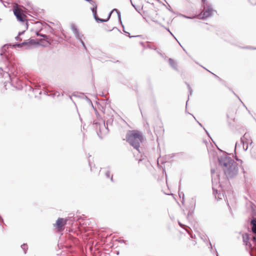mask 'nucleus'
Instances as JSON below:
<instances>
[{
	"label": "nucleus",
	"mask_w": 256,
	"mask_h": 256,
	"mask_svg": "<svg viewBox=\"0 0 256 256\" xmlns=\"http://www.w3.org/2000/svg\"><path fill=\"white\" fill-rule=\"evenodd\" d=\"M218 160L220 166L228 179L232 178L237 175L238 172V164L230 157L224 154L218 158Z\"/></svg>",
	"instance_id": "1"
},
{
	"label": "nucleus",
	"mask_w": 256,
	"mask_h": 256,
	"mask_svg": "<svg viewBox=\"0 0 256 256\" xmlns=\"http://www.w3.org/2000/svg\"><path fill=\"white\" fill-rule=\"evenodd\" d=\"M126 138L130 144L140 152V144L144 141L142 133L137 130L130 131L126 134Z\"/></svg>",
	"instance_id": "2"
},
{
	"label": "nucleus",
	"mask_w": 256,
	"mask_h": 256,
	"mask_svg": "<svg viewBox=\"0 0 256 256\" xmlns=\"http://www.w3.org/2000/svg\"><path fill=\"white\" fill-rule=\"evenodd\" d=\"M202 6L203 8L202 12L200 14L195 16H186L181 14L178 15L181 16H184L187 18L192 19L195 18L196 17H198L199 18L204 20L213 16L214 12H216V10L212 8V4L209 3H206L204 4H202Z\"/></svg>",
	"instance_id": "3"
},
{
	"label": "nucleus",
	"mask_w": 256,
	"mask_h": 256,
	"mask_svg": "<svg viewBox=\"0 0 256 256\" xmlns=\"http://www.w3.org/2000/svg\"><path fill=\"white\" fill-rule=\"evenodd\" d=\"M14 70V66L9 62H8L6 66H5L4 67H0V75L2 77L10 78L11 74L13 73Z\"/></svg>",
	"instance_id": "4"
},
{
	"label": "nucleus",
	"mask_w": 256,
	"mask_h": 256,
	"mask_svg": "<svg viewBox=\"0 0 256 256\" xmlns=\"http://www.w3.org/2000/svg\"><path fill=\"white\" fill-rule=\"evenodd\" d=\"M114 11H116L118 14V20H119V21L120 22V24H122V20H121V16H120V12L117 10V9H114L108 14V18L106 19H102V18H99L98 16H97V13L96 14V15H94V20L96 21L97 22L99 23V22H106L108 20L110 19V16H111V14H112V13L114 12Z\"/></svg>",
	"instance_id": "5"
},
{
	"label": "nucleus",
	"mask_w": 256,
	"mask_h": 256,
	"mask_svg": "<svg viewBox=\"0 0 256 256\" xmlns=\"http://www.w3.org/2000/svg\"><path fill=\"white\" fill-rule=\"evenodd\" d=\"M72 30L76 38L80 40L84 49H86V45L82 40L83 35L80 34L78 28L74 26H72Z\"/></svg>",
	"instance_id": "6"
},
{
	"label": "nucleus",
	"mask_w": 256,
	"mask_h": 256,
	"mask_svg": "<svg viewBox=\"0 0 256 256\" xmlns=\"http://www.w3.org/2000/svg\"><path fill=\"white\" fill-rule=\"evenodd\" d=\"M66 222V220H64L62 218H58L54 226L58 230H60L62 229L63 226H64Z\"/></svg>",
	"instance_id": "7"
},
{
	"label": "nucleus",
	"mask_w": 256,
	"mask_h": 256,
	"mask_svg": "<svg viewBox=\"0 0 256 256\" xmlns=\"http://www.w3.org/2000/svg\"><path fill=\"white\" fill-rule=\"evenodd\" d=\"M249 134H244L242 138H240L241 142L243 143L244 148L246 150L248 148V144L249 142Z\"/></svg>",
	"instance_id": "8"
},
{
	"label": "nucleus",
	"mask_w": 256,
	"mask_h": 256,
	"mask_svg": "<svg viewBox=\"0 0 256 256\" xmlns=\"http://www.w3.org/2000/svg\"><path fill=\"white\" fill-rule=\"evenodd\" d=\"M14 14L18 20L22 22L24 21L25 16L22 13L20 10L16 9L14 10Z\"/></svg>",
	"instance_id": "9"
},
{
	"label": "nucleus",
	"mask_w": 256,
	"mask_h": 256,
	"mask_svg": "<svg viewBox=\"0 0 256 256\" xmlns=\"http://www.w3.org/2000/svg\"><path fill=\"white\" fill-rule=\"evenodd\" d=\"M86 1L88 2H89L90 5L92 6L90 8L93 16L96 15V10H97V4H96V2L94 0H85Z\"/></svg>",
	"instance_id": "10"
},
{
	"label": "nucleus",
	"mask_w": 256,
	"mask_h": 256,
	"mask_svg": "<svg viewBox=\"0 0 256 256\" xmlns=\"http://www.w3.org/2000/svg\"><path fill=\"white\" fill-rule=\"evenodd\" d=\"M34 43V40H28L24 42L22 44H16V46H27V48H29V47L33 44Z\"/></svg>",
	"instance_id": "11"
},
{
	"label": "nucleus",
	"mask_w": 256,
	"mask_h": 256,
	"mask_svg": "<svg viewBox=\"0 0 256 256\" xmlns=\"http://www.w3.org/2000/svg\"><path fill=\"white\" fill-rule=\"evenodd\" d=\"M211 173L212 182H217L218 180H219V175L216 174V170L214 168L212 169Z\"/></svg>",
	"instance_id": "12"
},
{
	"label": "nucleus",
	"mask_w": 256,
	"mask_h": 256,
	"mask_svg": "<svg viewBox=\"0 0 256 256\" xmlns=\"http://www.w3.org/2000/svg\"><path fill=\"white\" fill-rule=\"evenodd\" d=\"M250 224L252 232L256 234V218H252L251 220Z\"/></svg>",
	"instance_id": "13"
},
{
	"label": "nucleus",
	"mask_w": 256,
	"mask_h": 256,
	"mask_svg": "<svg viewBox=\"0 0 256 256\" xmlns=\"http://www.w3.org/2000/svg\"><path fill=\"white\" fill-rule=\"evenodd\" d=\"M108 130L106 127L104 123L102 124L101 126L100 127V132L101 134H106L108 132Z\"/></svg>",
	"instance_id": "14"
},
{
	"label": "nucleus",
	"mask_w": 256,
	"mask_h": 256,
	"mask_svg": "<svg viewBox=\"0 0 256 256\" xmlns=\"http://www.w3.org/2000/svg\"><path fill=\"white\" fill-rule=\"evenodd\" d=\"M168 64L174 70H175L176 68L175 66L174 61L172 58H168Z\"/></svg>",
	"instance_id": "15"
},
{
	"label": "nucleus",
	"mask_w": 256,
	"mask_h": 256,
	"mask_svg": "<svg viewBox=\"0 0 256 256\" xmlns=\"http://www.w3.org/2000/svg\"><path fill=\"white\" fill-rule=\"evenodd\" d=\"M251 216L253 218H256V210L252 206V213Z\"/></svg>",
	"instance_id": "16"
},
{
	"label": "nucleus",
	"mask_w": 256,
	"mask_h": 256,
	"mask_svg": "<svg viewBox=\"0 0 256 256\" xmlns=\"http://www.w3.org/2000/svg\"><path fill=\"white\" fill-rule=\"evenodd\" d=\"M178 196L180 198H182L181 202H182V204H184V194L182 192H178Z\"/></svg>",
	"instance_id": "17"
},
{
	"label": "nucleus",
	"mask_w": 256,
	"mask_h": 256,
	"mask_svg": "<svg viewBox=\"0 0 256 256\" xmlns=\"http://www.w3.org/2000/svg\"><path fill=\"white\" fill-rule=\"evenodd\" d=\"M22 248L24 250V254H26L28 249V246L26 244H23L21 246Z\"/></svg>",
	"instance_id": "18"
},
{
	"label": "nucleus",
	"mask_w": 256,
	"mask_h": 256,
	"mask_svg": "<svg viewBox=\"0 0 256 256\" xmlns=\"http://www.w3.org/2000/svg\"><path fill=\"white\" fill-rule=\"evenodd\" d=\"M178 224L181 226V227H184V229L186 230V231L188 233V228H190L188 226H185V225H182L180 222H178Z\"/></svg>",
	"instance_id": "19"
},
{
	"label": "nucleus",
	"mask_w": 256,
	"mask_h": 256,
	"mask_svg": "<svg viewBox=\"0 0 256 256\" xmlns=\"http://www.w3.org/2000/svg\"><path fill=\"white\" fill-rule=\"evenodd\" d=\"M243 238H244V242H246L247 241H248L249 240V236H248V235L246 234V236H243Z\"/></svg>",
	"instance_id": "20"
},
{
	"label": "nucleus",
	"mask_w": 256,
	"mask_h": 256,
	"mask_svg": "<svg viewBox=\"0 0 256 256\" xmlns=\"http://www.w3.org/2000/svg\"><path fill=\"white\" fill-rule=\"evenodd\" d=\"M187 84V86H188V91H189L190 94V95H192V88H191L190 85L188 84Z\"/></svg>",
	"instance_id": "21"
},
{
	"label": "nucleus",
	"mask_w": 256,
	"mask_h": 256,
	"mask_svg": "<svg viewBox=\"0 0 256 256\" xmlns=\"http://www.w3.org/2000/svg\"><path fill=\"white\" fill-rule=\"evenodd\" d=\"M36 35L38 36H42L43 38H46L47 37V36L45 35V34H40L38 32H37L36 33Z\"/></svg>",
	"instance_id": "22"
},
{
	"label": "nucleus",
	"mask_w": 256,
	"mask_h": 256,
	"mask_svg": "<svg viewBox=\"0 0 256 256\" xmlns=\"http://www.w3.org/2000/svg\"><path fill=\"white\" fill-rule=\"evenodd\" d=\"M106 176L107 178H110V171H107L106 172Z\"/></svg>",
	"instance_id": "23"
},
{
	"label": "nucleus",
	"mask_w": 256,
	"mask_h": 256,
	"mask_svg": "<svg viewBox=\"0 0 256 256\" xmlns=\"http://www.w3.org/2000/svg\"><path fill=\"white\" fill-rule=\"evenodd\" d=\"M212 190H213V193L215 195V198H216V193L218 194V190H215L214 188H212Z\"/></svg>",
	"instance_id": "24"
},
{
	"label": "nucleus",
	"mask_w": 256,
	"mask_h": 256,
	"mask_svg": "<svg viewBox=\"0 0 256 256\" xmlns=\"http://www.w3.org/2000/svg\"><path fill=\"white\" fill-rule=\"evenodd\" d=\"M89 165H90V167L91 170L92 171H94V168H93V167L92 166V164L90 162H89Z\"/></svg>",
	"instance_id": "25"
},
{
	"label": "nucleus",
	"mask_w": 256,
	"mask_h": 256,
	"mask_svg": "<svg viewBox=\"0 0 256 256\" xmlns=\"http://www.w3.org/2000/svg\"><path fill=\"white\" fill-rule=\"evenodd\" d=\"M230 90H231L232 92L240 100V98L238 97V96L236 94V93L232 90H231L230 88Z\"/></svg>",
	"instance_id": "26"
},
{
	"label": "nucleus",
	"mask_w": 256,
	"mask_h": 256,
	"mask_svg": "<svg viewBox=\"0 0 256 256\" xmlns=\"http://www.w3.org/2000/svg\"><path fill=\"white\" fill-rule=\"evenodd\" d=\"M131 2V4H132V5L135 8V9L138 11V10L137 9V8L136 7V6L132 4V2L130 0Z\"/></svg>",
	"instance_id": "27"
},
{
	"label": "nucleus",
	"mask_w": 256,
	"mask_h": 256,
	"mask_svg": "<svg viewBox=\"0 0 256 256\" xmlns=\"http://www.w3.org/2000/svg\"><path fill=\"white\" fill-rule=\"evenodd\" d=\"M202 4H204L206 3H208L207 2H206V0H202Z\"/></svg>",
	"instance_id": "28"
},
{
	"label": "nucleus",
	"mask_w": 256,
	"mask_h": 256,
	"mask_svg": "<svg viewBox=\"0 0 256 256\" xmlns=\"http://www.w3.org/2000/svg\"><path fill=\"white\" fill-rule=\"evenodd\" d=\"M213 74L216 78H218V79L219 80H221V79L220 78H219L218 76L216 75L215 74Z\"/></svg>",
	"instance_id": "29"
},
{
	"label": "nucleus",
	"mask_w": 256,
	"mask_h": 256,
	"mask_svg": "<svg viewBox=\"0 0 256 256\" xmlns=\"http://www.w3.org/2000/svg\"><path fill=\"white\" fill-rule=\"evenodd\" d=\"M220 196H221V194H219L218 195V199H220L222 198H220Z\"/></svg>",
	"instance_id": "30"
},
{
	"label": "nucleus",
	"mask_w": 256,
	"mask_h": 256,
	"mask_svg": "<svg viewBox=\"0 0 256 256\" xmlns=\"http://www.w3.org/2000/svg\"><path fill=\"white\" fill-rule=\"evenodd\" d=\"M0 222H3V219L0 216Z\"/></svg>",
	"instance_id": "31"
},
{
	"label": "nucleus",
	"mask_w": 256,
	"mask_h": 256,
	"mask_svg": "<svg viewBox=\"0 0 256 256\" xmlns=\"http://www.w3.org/2000/svg\"><path fill=\"white\" fill-rule=\"evenodd\" d=\"M204 130L205 132H206V134L209 136V133L204 128Z\"/></svg>",
	"instance_id": "32"
},
{
	"label": "nucleus",
	"mask_w": 256,
	"mask_h": 256,
	"mask_svg": "<svg viewBox=\"0 0 256 256\" xmlns=\"http://www.w3.org/2000/svg\"><path fill=\"white\" fill-rule=\"evenodd\" d=\"M196 122H198V124H199L200 126L202 127V124L200 122H198V121H197V120H196Z\"/></svg>",
	"instance_id": "33"
},
{
	"label": "nucleus",
	"mask_w": 256,
	"mask_h": 256,
	"mask_svg": "<svg viewBox=\"0 0 256 256\" xmlns=\"http://www.w3.org/2000/svg\"><path fill=\"white\" fill-rule=\"evenodd\" d=\"M16 40H18L19 38V37H18V36H17L16 37Z\"/></svg>",
	"instance_id": "34"
},
{
	"label": "nucleus",
	"mask_w": 256,
	"mask_h": 256,
	"mask_svg": "<svg viewBox=\"0 0 256 256\" xmlns=\"http://www.w3.org/2000/svg\"><path fill=\"white\" fill-rule=\"evenodd\" d=\"M161 54V56H162V57H164V58L165 60H166V57H164V56H163L162 54Z\"/></svg>",
	"instance_id": "35"
},
{
	"label": "nucleus",
	"mask_w": 256,
	"mask_h": 256,
	"mask_svg": "<svg viewBox=\"0 0 256 256\" xmlns=\"http://www.w3.org/2000/svg\"><path fill=\"white\" fill-rule=\"evenodd\" d=\"M176 42H177L178 43V44H179L182 46H181L180 44L178 42V40H176Z\"/></svg>",
	"instance_id": "36"
},
{
	"label": "nucleus",
	"mask_w": 256,
	"mask_h": 256,
	"mask_svg": "<svg viewBox=\"0 0 256 256\" xmlns=\"http://www.w3.org/2000/svg\"><path fill=\"white\" fill-rule=\"evenodd\" d=\"M250 144L251 145L252 144V140H250Z\"/></svg>",
	"instance_id": "37"
},
{
	"label": "nucleus",
	"mask_w": 256,
	"mask_h": 256,
	"mask_svg": "<svg viewBox=\"0 0 256 256\" xmlns=\"http://www.w3.org/2000/svg\"><path fill=\"white\" fill-rule=\"evenodd\" d=\"M210 248L212 249V244L210 243Z\"/></svg>",
	"instance_id": "38"
},
{
	"label": "nucleus",
	"mask_w": 256,
	"mask_h": 256,
	"mask_svg": "<svg viewBox=\"0 0 256 256\" xmlns=\"http://www.w3.org/2000/svg\"><path fill=\"white\" fill-rule=\"evenodd\" d=\"M23 33H24V32H22L19 34V35H20L21 34H22Z\"/></svg>",
	"instance_id": "39"
},
{
	"label": "nucleus",
	"mask_w": 256,
	"mask_h": 256,
	"mask_svg": "<svg viewBox=\"0 0 256 256\" xmlns=\"http://www.w3.org/2000/svg\"><path fill=\"white\" fill-rule=\"evenodd\" d=\"M110 179H111V180L112 181V176L110 177Z\"/></svg>",
	"instance_id": "40"
},
{
	"label": "nucleus",
	"mask_w": 256,
	"mask_h": 256,
	"mask_svg": "<svg viewBox=\"0 0 256 256\" xmlns=\"http://www.w3.org/2000/svg\"><path fill=\"white\" fill-rule=\"evenodd\" d=\"M170 194L172 195L173 196L174 198L175 199V198L174 197V194Z\"/></svg>",
	"instance_id": "41"
},
{
	"label": "nucleus",
	"mask_w": 256,
	"mask_h": 256,
	"mask_svg": "<svg viewBox=\"0 0 256 256\" xmlns=\"http://www.w3.org/2000/svg\"><path fill=\"white\" fill-rule=\"evenodd\" d=\"M236 160H237L238 161H239V160H238V159H237ZM240 162H242V160H240Z\"/></svg>",
	"instance_id": "42"
},
{
	"label": "nucleus",
	"mask_w": 256,
	"mask_h": 256,
	"mask_svg": "<svg viewBox=\"0 0 256 256\" xmlns=\"http://www.w3.org/2000/svg\"><path fill=\"white\" fill-rule=\"evenodd\" d=\"M251 4H252V5H256V2L254 4H253L252 3Z\"/></svg>",
	"instance_id": "43"
},
{
	"label": "nucleus",
	"mask_w": 256,
	"mask_h": 256,
	"mask_svg": "<svg viewBox=\"0 0 256 256\" xmlns=\"http://www.w3.org/2000/svg\"><path fill=\"white\" fill-rule=\"evenodd\" d=\"M192 116L194 118V120H196V118H195V117L194 116Z\"/></svg>",
	"instance_id": "44"
},
{
	"label": "nucleus",
	"mask_w": 256,
	"mask_h": 256,
	"mask_svg": "<svg viewBox=\"0 0 256 256\" xmlns=\"http://www.w3.org/2000/svg\"><path fill=\"white\" fill-rule=\"evenodd\" d=\"M170 34H172V36H174L173 34H172V33H170Z\"/></svg>",
	"instance_id": "45"
},
{
	"label": "nucleus",
	"mask_w": 256,
	"mask_h": 256,
	"mask_svg": "<svg viewBox=\"0 0 256 256\" xmlns=\"http://www.w3.org/2000/svg\"><path fill=\"white\" fill-rule=\"evenodd\" d=\"M170 34H172V36H174L173 34H172V33H170Z\"/></svg>",
	"instance_id": "46"
},
{
	"label": "nucleus",
	"mask_w": 256,
	"mask_h": 256,
	"mask_svg": "<svg viewBox=\"0 0 256 256\" xmlns=\"http://www.w3.org/2000/svg\"><path fill=\"white\" fill-rule=\"evenodd\" d=\"M170 34H172V36H174L173 34H172V33H170Z\"/></svg>",
	"instance_id": "47"
},
{
	"label": "nucleus",
	"mask_w": 256,
	"mask_h": 256,
	"mask_svg": "<svg viewBox=\"0 0 256 256\" xmlns=\"http://www.w3.org/2000/svg\"><path fill=\"white\" fill-rule=\"evenodd\" d=\"M252 49L256 50V48H252Z\"/></svg>",
	"instance_id": "48"
},
{
	"label": "nucleus",
	"mask_w": 256,
	"mask_h": 256,
	"mask_svg": "<svg viewBox=\"0 0 256 256\" xmlns=\"http://www.w3.org/2000/svg\"><path fill=\"white\" fill-rule=\"evenodd\" d=\"M10 80H11V81L12 82V78H10Z\"/></svg>",
	"instance_id": "49"
}]
</instances>
